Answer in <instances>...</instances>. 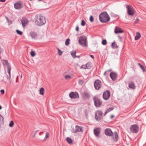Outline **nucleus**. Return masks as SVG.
I'll use <instances>...</instances> for the list:
<instances>
[{"mask_svg":"<svg viewBox=\"0 0 146 146\" xmlns=\"http://www.w3.org/2000/svg\"><path fill=\"white\" fill-rule=\"evenodd\" d=\"M139 127L137 124H134L131 125L130 128V129L131 132L137 133L139 130Z\"/></svg>","mask_w":146,"mask_h":146,"instance_id":"obj_6","label":"nucleus"},{"mask_svg":"<svg viewBox=\"0 0 146 146\" xmlns=\"http://www.w3.org/2000/svg\"><path fill=\"white\" fill-rule=\"evenodd\" d=\"M5 0H0V1L1 2H4L5 1Z\"/></svg>","mask_w":146,"mask_h":146,"instance_id":"obj_54","label":"nucleus"},{"mask_svg":"<svg viewBox=\"0 0 146 146\" xmlns=\"http://www.w3.org/2000/svg\"><path fill=\"white\" fill-rule=\"evenodd\" d=\"M83 80H79V82L80 84H82V83H83Z\"/></svg>","mask_w":146,"mask_h":146,"instance_id":"obj_49","label":"nucleus"},{"mask_svg":"<svg viewBox=\"0 0 146 146\" xmlns=\"http://www.w3.org/2000/svg\"><path fill=\"white\" fill-rule=\"evenodd\" d=\"M111 46L113 48H117L118 47L117 44H115V41L111 44Z\"/></svg>","mask_w":146,"mask_h":146,"instance_id":"obj_27","label":"nucleus"},{"mask_svg":"<svg viewBox=\"0 0 146 146\" xmlns=\"http://www.w3.org/2000/svg\"><path fill=\"white\" fill-rule=\"evenodd\" d=\"M31 136H32V137H34L35 136V135H32Z\"/></svg>","mask_w":146,"mask_h":146,"instance_id":"obj_59","label":"nucleus"},{"mask_svg":"<svg viewBox=\"0 0 146 146\" xmlns=\"http://www.w3.org/2000/svg\"><path fill=\"white\" fill-rule=\"evenodd\" d=\"M110 15L111 17H116L117 19H118L119 17L118 15L115 14L114 13H111Z\"/></svg>","mask_w":146,"mask_h":146,"instance_id":"obj_29","label":"nucleus"},{"mask_svg":"<svg viewBox=\"0 0 146 146\" xmlns=\"http://www.w3.org/2000/svg\"><path fill=\"white\" fill-rule=\"evenodd\" d=\"M85 24H86V22L85 21L83 20H82L81 21V25L82 26H84L85 25Z\"/></svg>","mask_w":146,"mask_h":146,"instance_id":"obj_38","label":"nucleus"},{"mask_svg":"<svg viewBox=\"0 0 146 146\" xmlns=\"http://www.w3.org/2000/svg\"><path fill=\"white\" fill-rule=\"evenodd\" d=\"M129 87L131 89H135V86L134 83L133 82L129 83Z\"/></svg>","mask_w":146,"mask_h":146,"instance_id":"obj_21","label":"nucleus"},{"mask_svg":"<svg viewBox=\"0 0 146 146\" xmlns=\"http://www.w3.org/2000/svg\"><path fill=\"white\" fill-rule=\"evenodd\" d=\"M139 21V19H138V18L137 17L135 21V24L137 23H138Z\"/></svg>","mask_w":146,"mask_h":146,"instance_id":"obj_44","label":"nucleus"},{"mask_svg":"<svg viewBox=\"0 0 146 146\" xmlns=\"http://www.w3.org/2000/svg\"><path fill=\"white\" fill-rule=\"evenodd\" d=\"M106 72H107L106 71L104 73V75L105 76L106 75Z\"/></svg>","mask_w":146,"mask_h":146,"instance_id":"obj_56","label":"nucleus"},{"mask_svg":"<svg viewBox=\"0 0 146 146\" xmlns=\"http://www.w3.org/2000/svg\"><path fill=\"white\" fill-rule=\"evenodd\" d=\"M110 96V91L108 90H106L105 91L103 94V99L105 100H108Z\"/></svg>","mask_w":146,"mask_h":146,"instance_id":"obj_8","label":"nucleus"},{"mask_svg":"<svg viewBox=\"0 0 146 146\" xmlns=\"http://www.w3.org/2000/svg\"><path fill=\"white\" fill-rule=\"evenodd\" d=\"M105 134L108 136L111 137L112 136L113 133L110 129L107 128L104 131Z\"/></svg>","mask_w":146,"mask_h":146,"instance_id":"obj_12","label":"nucleus"},{"mask_svg":"<svg viewBox=\"0 0 146 146\" xmlns=\"http://www.w3.org/2000/svg\"><path fill=\"white\" fill-rule=\"evenodd\" d=\"M141 34L139 32L136 33V35L135 37V39L136 40H138L141 37Z\"/></svg>","mask_w":146,"mask_h":146,"instance_id":"obj_22","label":"nucleus"},{"mask_svg":"<svg viewBox=\"0 0 146 146\" xmlns=\"http://www.w3.org/2000/svg\"><path fill=\"white\" fill-rule=\"evenodd\" d=\"M31 55L32 57H34L35 56L36 53L35 52L33 51H32L31 52Z\"/></svg>","mask_w":146,"mask_h":146,"instance_id":"obj_36","label":"nucleus"},{"mask_svg":"<svg viewBox=\"0 0 146 146\" xmlns=\"http://www.w3.org/2000/svg\"><path fill=\"white\" fill-rule=\"evenodd\" d=\"M94 87L96 90H98L101 88L102 86V82L99 80L97 79L94 82Z\"/></svg>","mask_w":146,"mask_h":146,"instance_id":"obj_7","label":"nucleus"},{"mask_svg":"<svg viewBox=\"0 0 146 146\" xmlns=\"http://www.w3.org/2000/svg\"><path fill=\"white\" fill-rule=\"evenodd\" d=\"M114 32L115 33L117 34L122 33L123 32V31L121 28H119L118 27L116 26L115 27Z\"/></svg>","mask_w":146,"mask_h":146,"instance_id":"obj_18","label":"nucleus"},{"mask_svg":"<svg viewBox=\"0 0 146 146\" xmlns=\"http://www.w3.org/2000/svg\"><path fill=\"white\" fill-rule=\"evenodd\" d=\"M44 89L43 87L40 88L39 90V94L41 95L44 94Z\"/></svg>","mask_w":146,"mask_h":146,"instance_id":"obj_26","label":"nucleus"},{"mask_svg":"<svg viewBox=\"0 0 146 146\" xmlns=\"http://www.w3.org/2000/svg\"><path fill=\"white\" fill-rule=\"evenodd\" d=\"M46 19L42 14H40L39 21L37 23V25L39 26L42 25L46 23Z\"/></svg>","mask_w":146,"mask_h":146,"instance_id":"obj_2","label":"nucleus"},{"mask_svg":"<svg viewBox=\"0 0 146 146\" xmlns=\"http://www.w3.org/2000/svg\"><path fill=\"white\" fill-rule=\"evenodd\" d=\"M86 37L84 36H82L79 38V42L81 45L85 47L87 45L86 42Z\"/></svg>","mask_w":146,"mask_h":146,"instance_id":"obj_4","label":"nucleus"},{"mask_svg":"<svg viewBox=\"0 0 146 146\" xmlns=\"http://www.w3.org/2000/svg\"><path fill=\"white\" fill-rule=\"evenodd\" d=\"M79 27L78 26H77L76 27V30L77 31H79Z\"/></svg>","mask_w":146,"mask_h":146,"instance_id":"obj_48","label":"nucleus"},{"mask_svg":"<svg viewBox=\"0 0 146 146\" xmlns=\"http://www.w3.org/2000/svg\"><path fill=\"white\" fill-rule=\"evenodd\" d=\"M99 20L100 21L103 23H106L109 21L110 18L106 12H102L99 15Z\"/></svg>","mask_w":146,"mask_h":146,"instance_id":"obj_1","label":"nucleus"},{"mask_svg":"<svg viewBox=\"0 0 146 146\" xmlns=\"http://www.w3.org/2000/svg\"><path fill=\"white\" fill-rule=\"evenodd\" d=\"M0 92L2 94H4V90H1Z\"/></svg>","mask_w":146,"mask_h":146,"instance_id":"obj_46","label":"nucleus"},{"mask_svg":"<svg viewBox=\"0 0 146 146\" xmlns=\"http://www.w3.org/2000/svg\"><path fill=\"white\" fill-rule=\"evenodd\" d=\"M49 137V134L48 132H47L46 134V135L44 138L43 141H45L47 138H48Z\"/></svg>","mask_w":146,"mask_h":146,"instance_id":"obj_30","label":"nucleus"},{"mask_svg":"<svg viewBox=\"0 0 146 146\" xmlns=\"http://www.w3.org/2000/svg\"><path fill=\"white\" fill-rule=\"evenodd\" d=\"M65 78L66 79H68L71 78L70 76L69 75H66L65 76Z\"/></svg>","mask_w":146,"mask_h":146,"instance_id":"obj_43","label":"nucleus"},{"mask_svg":"<svg viewBox=\"0 0 146 146\" xmlns=\"http://www.w3.org/2000/svg\"><path fill=\"white\" fill-rule=\"evenodd\" d=\"M7 72L9 74V76H7V80L11 83V80L10 78H11V66H8L7 67Z\"/></svg>","mask_w":146,"mask_h":146,"instance_id":"obj_16","label":"nucleus"},{"mask_svg":"<svg viewBox=\"0 0 146 146\" xmlns=\"http://www.w3.org/2000/svg\"><path fill=\"white\" fill-rule=\"evenodd\" d=\"M94 19L92 16L91 15L90 16V20L91 22H93L94 21Z\"/></svg>","mask_w":146,"mask_h":146,"instance_id":"obj_40","label":"nucleus"},{"mask_svg":"<svg viewBox=\"0 0 146 146\" xmlns=\"http://www.w3.org/2000/svg\"><path fill=\"white\" fill-rule=\"evenodd\" d=\"M76 57H78L79 58L80 57V56H77Z\"/></svg>","mask_w":146,"mask_h":146,"instance_id":"obj_57","label":"nucleus"},{"mask_svg":"<svg viewBox=\"0 0 146 146\" xmlns=\"http://www.w3.org/2000/svg\"><path fill=\"white\" fill-rule=\"evenodd\" d=\"M118 37L119 38V40L120 41H121V38H122L121 37V36H118Z\"/></svg>","mask_w":146,"mask_h":146,"instance_id":"obj_51","label":"nucleus"},{"mask_svg":"<svg viewBox=\"0 0 146 146\" xmlns=\"http://www.w3.org/2000/svg\"><path fill=\"white\" fill-rule=\"evenodd\" d=\"M14 125L13 122V121H11L9 124V126L10 127H12Z\"/></svg>","mask_w":146,"mask_h":146,"instance_id":"obj_42","label":"nucleus"},{"mask_svg":"<svg viewBox=\"0 0 146 146\" xmlns=\"http://www.w3.org/2000/svg\"><path fill=\"white\" fill-rule=\"evenodd\" d=\"M75 129L74 128L72 130V133H75L77 132H82V127L76 125L75 126Z\"/></svg>","mask_w":146,"mask_h":146,"instance_id":"obj_11","label":"nucleus"},{"mask_svg":"<svg viewBox=\"0 0 146 146\" xmlns=\"http://www.w3.org/2000/svg\"><path fill=\"white\" fill-rule=\"evenodd\" d=\"M4 120V118L3 117L0 115V120L3 121Z\"/></svg>","mask_w":146,"mask_h":146,"instance_id":"obj_47","label":"nucleus"},{"mask_svg":"<svg viewBox=\"0 0 146 146\" xmlns=\"http://www.w3.org/2000/svg\"><path fill=\"white\" fill-rule=\"evenodd\" d=\"M16 32L17 34L19 35H21L22 34V32L18 30H16Z\"/></svg>","mask_w":146,"mask_h":146,"instance_id":"obj_39","label":"nucleus"},{"mask_svg":"<svg viewBox=\"0 0 146 146\" xmlns=\"http://www.w3.org/2000/svg\"><path fill=\"white\" fill-rule=\"evenodd\" d=\"M70 41V39L69 38H68L66 39L65 42V44L66 46H68L69 44Z\"/></svg>","mask_w":146,"mask_h":146,"instance_id":"obj_33","label":"nucleus"},{"mask_svg":"<svg viewBox=\"0 0 146 146\" xmlns=\"http://www.w3.org/2000/svg\"><path fill=\"white\" fill-rule=\"evenodd\" d=\"M90 56L91 58H92L93 59H94V56L92 55H90Z\"/></svg>","mask_w":146,"mask_h":146,"instance_id":"obj_52","label":"nucleus"},{"mask_svg":"<svg viewBox=\"0 0 146 146\" xmlns=\"http://www.w3.org/2000/svg\"><path fill=\"white\" fill-rule=\"evenodd\" d=\"M87 69H90L92 67V64L91 63L88 62L86 64V66H85Z\"/></svg>","mask_w":146,"mask_h":146,"instance_id":"obj_24","label":"nucleus"},{"mask_svg":"<svg viewBox=\"0 0 146 146\" xmlns=\"http://www.w3.org/2000/svg\"><path fill=\"white\" fill-rule=\"evenodd\" d=\"M21 23L23 27H24L28 23V21L25 17L22 18L21 20Z\"/></svg>","mask_w":146,"mask_h":146,"instance_id":"obj_15","label":"nucleus"},{"mask_svg":"<svg viewBox=\"0 0 146 146\" xmlns=\"http://www.w3.org/2000/svg\"><path fill=\"white\" fill-rule=\"evenodd\" d=\"M83 96L84 97V98L85 99H89L90 98V96L89 94L86 92H85L83 94Z\"/></svg>","mask_w":146,"mask_h":146,"instance_id":"obj_20","label":"nucleus"},{"mask_svg":"<svg viewBox=\"0 0 146 146\" xmlns=\"http://www.w3.org/2000/svg\"><path fill=\"white\" fill-rule=\"evenodd\" d=\"M117 74L114 72H111L110 74V78L113 81H115V80L117 78Z\"/></svg>","mask_w":146,"mask_h":146,"instance_id":"obj_14","label":"nucleus"},{"mask_svg":"<svg viewBox=\"0 0 146 146\" xmlns=\"http://www.w3.org/2000/svg\"><path fill=\"white\" fill-rule=\"evenodd\" d=\"M14 7L16 9H20L22 7L21 3L20 2H17L14 5Z\"/></svg>","mask_w":146,"mask_h":146,"instance_id":"obj_19","label":"nucleus"},{"mask_svg":"<svg viewBox=\"0 0 146 146\" xmlns=\"http://www.w3.org/2000/svg\"><path fill=\"white\" fill-rule=\"evenodd\" d=\"M30 35L33 38H34L36 36V35L35 33L33 32H31L30 33Z\"/></svg>","mask_w":146,"mask_h":146,"instance_id":"obj_32","label":"nucleus"},{"mask_svg":"<svg viewBox=\"0 0 146 146\" xmlns=\"http://www.w3.org/2000/svg\"><path fill=\"white\" fill-rule=\"evenodd\" d=\"M109 112L108 111V110H107L105 112V114H106L107 113H108Z\"/></svg>","mask_w":146,"mask_h":146,"instance_id":"obj_55","label":"nucleus"},{"mask_svg":"<svg viewBox=\"0 0 146 146\" xmlns=\"http://www.w3.org/2000/svg\"><path fill=\"white\" fill-rule=\"evenodd\" d=\"M112 136L113 140L115 142L117 141L118 139V136L117 132L116 131H115Z\"/></svg>","mask_w":146,"mask_h":146,"instance_id":"obj_17","label":"nucleus"},{"mask_svg":"<svg viewBox=\"0 0 146 146\" xmlns=\"http://www.w3.org/2000/svg\"><path fill=\"white\" fill-rule=\"evenodd\" d=\"M58 55L61 56L63 52L62 51L60 50L58 48Z\"/></svg>","mask_w":146,"mask_h":146,"instance_id":"obj_37","label":"nucleus"},{"mask_svg":"<svg viewBox=\"0 0 146 146\" xmlns=\"http://www.w3.org/2000/svg\"><path fill=\"white\" fill-rule=\"evenodd\" d=\"M138 65L139 66H140L143 72H145V68L143 65L141 64L140 63H138Z\"/></svg>","mask_w":146,"mask_h":146,"instance_id":"obj_34","label":"nucleus"},{"mask_svg":"<svg viewBox=\"0 0 146 146\" xmlns=\"http://www.w3.org/2000/svg\"><path fill=\"white\" fill-rule=\"evenodd\" d=\"M112 71V69H110L109 70H106V71L107 72H110V71Z\"/></svg>","mask_w":146,"mask_h":146,"instance_id":"obj_53","label":"nucleus"},{"mask_svg":"<svg viewBox=\"0 0 146 146\" xmlns=\"http://www.w3.org/2000/svg\"><path fill=\"white\" fill-rule=\"evenodd\" d=\"M127 14L129 15L133 16L134 15V12L132 9L133 8L131 7L129 5H127Z\"/></svg>","mask_w":146,"mask_h":146,"instance_id":"obj_10","label":"nucleus"},{"mask_svg":"<svg viewBox=\"0 0 146 146\" xmlns=\"http://www.w3.org/2000/svg\"><path fill=\"white\" fill-rule=\"evenodd\" d=\"M3 63L4 65H5L7 66V67L8 66H10L9 63L8 62V61L7 60H3Z\"/></svg>","mask_w":146,"mask_h":146,"instance_id":"obj_28","label":"nucleus"},{"mask_svg":"<svg viewBox=\"0 0 146 146\" xmlns=\"http://www.w3.org/2000/svg\"><path fill=\"white\" fill-rule=\"evenodd\" d=\"M69 96L71 99H77L79 97V94L77 92H70L69 94Z\"/></svg>","mask_w":146,"mask_h":146,"instance_id":"obj_9","label":"nucleus"},{"mask_svg":"<svg viewBox=\"0 0 146 146\" xmlns=\"http://www.w3.org/2000/svg\"><path fill=\"white\" fill-rule=\"evenodd\" d=\"M41 0H38V1H41Z\"/></svg>","mask_w":146,"mask_h":146,"instance_id":"obj_62","label":"nucleus"},{"mask_svg":"<svg viewBox=\"0 0 146 146\" xmlns=\"http://www.w3.org/2000/svg\"><path fill=\"white\" fill-rule=\"evenodd\" d=\"M103 112L102 111L98 110L95 113V118L97 121H100L102 119Z\"/></svg>","mask_w":146,"mask_h":146,"instance_id":"obj_3","label":"nucleus"},{"mask_svg":"<svg viewBox=\"0 0 146 146\" xmlns=\"http://www.w3.org/2000/svg\"><path fill=\"white\" fill-rule=\"evenodd\" d=\"M93 100L94 102V105L96 107H99L102 104L101 100L97 97H95L93 98Z\"/></svg>","mask_w":146,"mask_h":146,"instance_id":"obj_5","label":"nucleus"},{"mask_svg":"<svg viewBox=\"0 0 146 146\" xmlns=\"http://www.w3.org/2000/svg\"><path fill=\"white\" fill-rule=\"evenodd\" d=\"M85 66H86V64L85 65H83L81 67V68H84V69H87V68H85Z\"/></svg>","mask_w":146,"mask_h":146,"instance_id":"obj_45","label":"nucleus"},{"mask_svg":"<svg viewBox=\"0 0 146 146\" xmlns=\"http://www.w3.org/2000/svg\"><path fill=\"white\" fill-rule=\"evenodd\" d=\"M114 117V115H111L110 116V118L111 119H112L113 118V117Z\"/></svg>","mask_w":146,"mask_h":146,"instance_id":"obj_50","label":"nucleus"},{"mask_svg":"<svg viewBox=\"0 0 146 146\" xmlns=\"http://www.w3.org/2000/svg\"><path fill=\"white\" fill-rule=\"evenodd\" d=\"M66 141L69 144H71L73 143V141L70 137H67Z\"/></svg>","mask_w":146,"mask_h":146,"instance_id":"obj_23","label":"nucleus"},{"mask_svg":"<svg viewBox=\"0 0 146 146\" xmlns=\"http://www.w3.org/2000/svg\"><path fill=\"white\" fill-rule=\"evenodd\" d=\"M43 133V132H40L39 133V134L40 135V134L42 133Z\"/></svg>","mask_w":146,"mask_h":146,"instance_id":"obj_58","label":"nucleus"},{"mask_svg":"<svg viewBox=\"0 0 146 146\" xmlns=\"http://www.w3.org/2000/svg\"><path fill=\"white\" fill-rule=\"evenodd\" d=\"M2 108V107L1 106H0V110Z\"/></svg>","mask_w":146,"mask_h":146,"instance_id":"obj_60","label":"nucleus"},{"mask_svg":"<svg viewBox=\"0 0 146 146\" xmlns=\"http://www.w3.org/2000/svg\"><path fill=\"white\" fill-rule=\"evenodd\" d=\"M5 18L7 21L9 25H10L12 23V21L9 20L7 17H5Z\"/></svg>","mask_w":146,"mask_h":146,"instance_id":"obj_31","label":"nucleus"},{"mask_svg":"<svg viewBox=\"0 0 146 146\" xmlns=\"http://www.w3.org/2000/svg\"><path fill=\"white\" fill-rule=\"evenodd\" d=\"M106 114L105 113L104 115V116H105V115H106Z\"/></svg>","mask_w":146,"mask_h":146,"instance_id":"obj_61","label":"nucleus"},{"mask_svg":"<svg viewBox=\"0 0 146 146\" xmlns=\"http://www.w3.org/2000/svg\"><path fill=\"white\" fill-rule=\"evenodd\" d=\"M102 44L103 45H105L107 43V42L106 40V39H104L102 40Z\"/></svg>","mask_w":146,"mask_h":146,"instance_id":"obj_35","label":"nucleus"},{"mask_svg":"<svg viewBox=\"0 0 146 146\" xmlns=\"http://www.w3.org/2000/svg\"><path fill=\"white\" fill-rule=\"evenodd\" d=\"M114 109L113 107H111L108 109L107 110L109 112L113 110Z\"/></svg>","mask_w":146,"mask_h":146,"instance_id":"obj_41","label":"nucleus"},{"mask_svg":"<svg viewBox=\"0 0 146 146\" xmlns=\"http://www.w3.org/2000/svg\"><path fill=\"white\" fill-rule=\"evenodd\" d=\"M94 132L95 136L98 137L101 132V129L100 128H96L94 129Z\"/></svg>","mask_w":146,"mask_h":146,"instance_id":"obj_13","label":"nucleus"},{"mask_svg":"<svg viewBox=\"0 0 146 146\" xmlns=\"http://www.w3.org/2000/svg\"><path fill=\"white\" fill-rule=\"evenodd\" d=\"M76 51H72L71 52V54L73 58L76 57L77 56L76 55Z\"/></svg>","mask_w":146,"mask_h":146,"instance_id":"obj_25","label":"nucleus"}]
</instances>
